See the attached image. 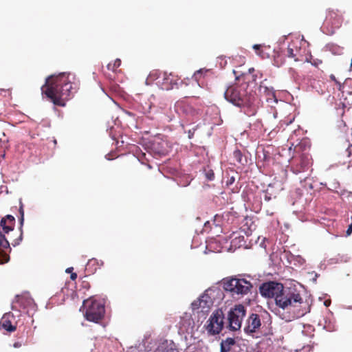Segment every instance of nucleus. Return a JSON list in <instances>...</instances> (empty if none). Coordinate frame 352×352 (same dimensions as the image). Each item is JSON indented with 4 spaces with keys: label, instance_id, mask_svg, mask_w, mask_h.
Instances as JSON below:
<instances>
[{
    "label": "nucleus",
    "instance_id": "1",
    "mask_svg": "<svg viewBox=\"0 0 352 352\" xmlns=\"http://www.w3.org/2000/svg\"><path fill=\"white\" fill-rule=\"evenodd\" d=\"M75 75L71 73H61L47 77L45 84L41 87L42 94L54 105L65 107L76 89Z\"/></svg>",
    "mask_w": 352,
    "mask_h": 352
},
{
    "label": "nucleus",
    "instance_id": "2",
    "mask_svg": "<svg viewBox=\"0 0 352 352\" xmlns=\"http://www.w3.org/2000/svg\"><path fill=\"white\" fill-rule=\"evenodd\" d=\"M259 291L264 297L274 298L276 305L283 309L296 307L297 304L302 302L299 293L289 288L285 289L282 283L273 281L264 283L261 285Z\"/></svg>",
    "mask_w": 352,
    "mask_h": 352
},
{
    "label": "nucleus",
    "instance_id": "3",
    "mask_svg": "<svg viewBox=\"0 0 352 352\" xmlns=\"http://www.w3.org/2000/svg\"><path fill=\"white\" fill-rule=\"evenodd\" d=\"M224 97L239 107L251 105L254 98L251 94H248L245 89L238 86L229 87L224 93Z\"/></svg>",
    "mask_w": 352,
    "mask_h": 352
},
{
    "label": "nucleus",
    "instance_id": "4",
    "mask_svg": "<svg viewBox=\"0 0 352 352\" xmlns=\"http://www.w3.org/2000/svg\"><path fill=\"white\" fill-rule=\"evenodd\" d=\"M83 305L85 309V317L88 321L98 323L104 317L105 309L100 302L89 298L84 301Z\"/></svg>",
    "mask_w": 352,
    "mask_h": 352
},
{
    "label": "nucleus",
    "instance_id": "5",
    "mask_svg": "<svg viewBox=\"0 0 352 352\" xmlns=\"http://www.w3.org/2000/svg\"><path fill=\"white\" fill-rule=\"evenodd\" d=\"M252 285L244 278H232L223 282V288L229 292L232 296L245 295L250 292Z\"/></svg>",
    "mask_w": 352,
    "mask_h": 352
},
{
    "label": "nucleus",
    "instance_id": "6",
    "mask_svg": "<svg viewBox=\"0 0 352 352\" xmlns=\"http://www.w3.org/2000/svg\"><path fill=\"white\" fill-rule=\"evenodd\" d=\"M224 314L221 309H216L204 324V329L209 336H216L221 333L224 327Z\"/></svg>",
    "mask_w": 352,
    "mask_h": 352
},
{
    "label": "nucleus",
    "instance_id": "7",
    "mask_svg": "<svg viewBox=\"0 0 352 352\" xmlns=\"http://www.w3.org/2000/svg\"><path fill=\"white\" fill-rule=\"evenodd\" d=\"M245 314V308L242 305H235L233 308L230 309L228 314V327L229 329L231 331L239 330Z\"/></svg>",
    "mask_w": 352,
    "mask_h": 352
},
{
    "label": "nucleus",
    "instance_id": "8",
    "mask_svg": "<svg viewBox=\"0 0 352 352\" xmlns=\"http://www.w3.org/2000/svg\"><path fill=\"white\" fill-rule=\"evenodd\" d=\"M310 159L308 155L302 154L298 157H294L292 162V168L294 173L298 174L308 169Z\"/></svg>",
    "mask_w": 352,
    "mask_h": 352
},
{
    "label": "nucleus",
    "instance_id": "9",
    "mask_svg": "<svg viewBox=\"0 0 352 352\" xmlns=\"http://www.w3.org/2000/svg\"><path fill=\"white\" fill-rule=\"evenodd\" d=\"M151 150L159 156L166 155L170 151V146L166 140L156 138L151 144Z\"/></svg>",
    "mask_w": 352,
    "mask_h": 352
},
{
    "label": "nucleus",
    "instance_id": "10",
    "mask_svg": "<svg viewBox=\"0 0 352 352\" xmlns=\"http://www.w3.org/2000/svg\"><path fill=\"white\" fill-rule=\"evenodd\" d=\"M342 22V15L338 10H329L327 12L324 24L331 25L333 30L338 28L341 26Z\"/></svg>",
    "mask_w": 352,
    "mask_h": 352
},
{
    "label": "nucleus",
    "instance_id": "11",
    "mask_svg": "<svg viewBox=\"0 0 352 352\" xmlns=\"http://www.w3.org/2000/svg\"><path fill=\"white\" fill-rule=\"evenodd\" d=\"M212 305V300L208 295H202L192 303L193 310L201 309L202 312L208 311Z\"/></svg>",
    "mask_w": 352,
    "mask_h": 352
},
{
    "label": "nucleus",
    "instance_id": "12",
    "mask_svg": "<svg viewBox=\"0 0 352 352\" xmlns=\"http://www.w3.org/2000/svg\"><path fill=\"white\" fill-rule=\"evenodd\" d=\"M261 325V322L259 316L256 314H252L247 320L244 331L248 334L255 333L260 328Z\"/></svg>",
    "mask_w": 352,
    "mask_h": 352
},
{
    "label": "nucleus",
    "instance_id": "13",
    "mask_svg": "<svg viewBox=\"0 0 352 352\" xmlns=\"http://www.w3.org/2000/svg\"><path fill=\"white\" fill-rule=\"evenodd\" d=\"M157 84L161 87L163 90H170L173 88L175 85H177V80L172 74L163 73L160 80L157 82Z\"/></svg>",
    "mask_w": 352,
    "mask_h": 352
},
{
    "label": "nucleus",
    "instance_id": "14",
    "mask_svg": "<svg viewBox=\"0 0 352 352\" xmlns=\"http://www.w3.org/2000/svg\"><path fill=\"white\" fill-rule=\"evenodd\" d=\"M12 320H14V316L12 314H5L1 319L0 325L3 329L13 332L16 330V327L12 324Z\"/></svg>",
    "mask_w": 352,
    "mask_h": 352
},
{
    "label": "nucleus",
    "instance_id": "15",
    "mask_svg": "<svg viewBox=\"0 0 352 352\" xmlns=\"http://www.w3.org/2000/svg\"><path fill=\"white\" fill-rule=\"evenodd\" d=\"M15 224V219L13 216L8 214L2 218L0 225L5 233L13 230Z\"/></svg>",
    "mask_w": 352,
    "mask_h": 352
},
{
    "label": "nucleus",
    "instance_id": "16",
    "mask_svg": "<svg viewBox=\"0 0 352 352\" xmlns=\"http://www.w3.org/2000/svg\"><path fill=\"white\" fill-rule=\"evenodd\" d=\"M181 104L182 105L183 111L188 115L195 116L200 113V109L192 107L191 103L182 101Z\"/></svg>",
    "mask_w": 352,
    "mask_h": 352
},
{
    "label": "nucleus",
    "instance_id": "17",
    "mask_svg": "<svg viewBox=\"0 0 352 352\" xmlns=\"http://www.w3.org/2000/svg\"><path fill=\"white\" fill-rule=\"evenodd\" d=\"M235 344L234 338H228L223 340L220 344V352H229Z\"/></svg>",
    "mask_w": 352,
    "mask_h": 352
},
{
    "label": "nucleus",
    "instance_id": "18",
    "mask_svg": "<svg viewBox=\"0 0 352 352\" xmlns=\"http://www.w3.org/2000/svg\"><path fill=\"white\" fill-rule=\"evenodd\" d=\"M102 265L103 262L102 261H98L96 258H91L88 261L87 264V270L90 271L91 273H94Z\"/></svg>",
    "mask_w": 352,
    "mask_h": 352
},
{
    "label": "nucleus",
    "instance_id": "19",
    "mask_svg": "<svg viewBox=\"0 0 352 352\" xmlns=\"http://www.w3.org/2000/svg\"><path fill=\"white\" fill-rule=\"evenodd\" d=\"M19 214H20L19 221V223H20L21 234H20L19 239H17L19 241L16 242V244H19V241H21L22 240V237H23L22 227H23V223H24V210H23V205L21 201H20V206H19Z\"/></svg>",
    "mask_w": 352,
    "mask_h": 352
},
{
    "label": "nucleus",
    "instance_id": "20",
    "mask_svg": "<svg viewBox=\"0 0 352 352\" xmlns=\"http://www.w3.org/2000/svg\"><path fill=\"white\" fill-rule=\"evenodd\" d=\"M263 89V93L267 96V100L275 99L276 94L273 88H268L267 87H264L261 85L260 90L262 91Z\"/></svg>",
    "mask_w": 352,
    "mask_h": 352
},
{
    "label": "nucleus",
    "instance_id": "21",
    "mask_svg": "<svg viewBox=\"0 0 352 352\" xmlns=\"http://www.w3.org/2000/svg\"><path fill=\"white\" fill-rule=\"evenodd\" d=\"M298 51L297 47L294 45V43H291L288 45L286 51V55L289 58H294L295 60L298 59L296 58V52Z\"/></svg>",
    "mask_w": 352,
    "mask_h": 352
},
{
    "label": "nucleus",
    "instance_id": "22",
    "mask_svg": "<svg viewBox=\"0 0 352 352\" xmlns=\"http://www.w3.org/2000/svg\"><path fill=\"white\" fill-rule=\"evenodd\" d=\"M121 65V60L119 58H117L114 60L113 63H110L107 65V69L108 70L112 71V72H116L118 68Z\"/></svg>",
    "mask_w": 352,
    "mask_h": 352
},
{
    "label": "nucleus",
    "instance_id": "23",
    "mask_svg": "<svg viewBox=\"0 0 352 352\" xmlns=\"http://www.w3.org/2000/svg\"><path fill=\"white\" fill-rule=\"evenodd\" d=\"M163 73H162L161 72L158 71V70H154V71H152L149 75H148V80H159L161 79V76L162 75Z\"/></svg>",
    "mask_w": 352,
    "mask_h": 352
},
{
    "label": "nucleus",
    "instance_id": "24",
    "mask_svg": "<svg viewBox=\"0 0 352 352\" xmlns=\"http://www.w3.org/2000/svg\"><path fill=\"white\" fill-rule=\"evenodd\" d=\"M16 302L19 303L20 305V306H23V307H25V303L29 304L32 301L31 299L24 297L23 296H16Z\"/></svg>",
    "mask_w": 352,
    "mask_h": 352
},
{
    "label": "nucleus",
    "instance_id": "25",
    "mask_svg": "<svg viewBox=\"0 0 352 352\" xmlns=\"http://www.w3.org/2000/svg\"><path fill=\"white\" fill-rule=\"evenodd\" d=\"M233 157L236 162L239 164H243V154L240 150L237 149L233 152Z\"/></svg>",
    "mask_w": 352,
    "mask_h": 352
},
{
    "label": "nucleus",
    "instance_id": "26",
    "mask_svg": "<svg viewBox=\"0 0 352 352\" xmlns=\"http://www.w3.org/2000/svg\"><path fill=\"white\" fill-rule=\"evenodd\" d=\"M0 247L3 248H8L10 243L3 234H0Z\"/></svg>",
    "mask_w": 352,
    "mask_h": 352
},
{
    "label": "nucleus",
    "instance_id": "27",
    "mask_svg": "<svg viewBox=\"0 0 352 352\" xmlns=\"http://www.w3.org/2000/svg\"><path fill=\"white\" fill-rule=\"evenodd\" d=\"M209 70L208 69H200L199 70L197 71L195 74H194V78L196 80L199 81L200 80V77L203 74H206L207 72H208Z\"/></svg>",
    "mask_w": 352,
    "mask_h": 352
},
{
    "label": "nucleus",
    "instance_id": "28",
    "mask_svg": "<svg viewBox=\"0 0 352 352\" xmlns=\"http://www.w3.org/2000/svg\"><path fill=\"white\" fill-rule=\"evenodd\" d=\"M205 176L208 181H212L214 179V173L212 170H206Z\"/></svg>",
    "mask_w": 352,
    "mask_h": 352
},
{
    "label": "nucleus",
    "instance_id": "29",
    "mask_svg": "<svg viewBox=\"0 0 352 352\" xmlns=\"http://www.w3.org/2000/svg\"><path fill=\"white\" fill-rule=\"evenodd\" d=\"M253 49L255 50V52L256 54L258 55H261V52H263L261 48H262V45H260V44H255L253 45Z\"/></svg>",
    "mask_w": 352,
    "mask_h": 352
},
{
    "label": "nucleus",
    "instance_id": "30",
    "mask_svg": "<svg viewBox=\"0 0 352 352\" xmlns=\"http://www.w3.org/2000/svg\"><path fill=\"white\" fill-rule=\"evenodd\" d=\"M346 155L351 157L352 155V144L350 143L347 144V148L346 149Z\"/></svg>",
    "mask_w": 352,
    "mask_h": 352
},
{
    "label": "nucleus",
    "instance_id": "31",
    "mask_svg": "<svg viewBox=\"0 0 352 352\" xmlns=\"http://www.w3.org/2000/svg\"><path fill=\"white\" fill-rule=\"evenodd\" d=\"M351 233H352V223L349 226L348 229L346 232V236H349V235H351Z\"/></svg>",
    "mask_w": 352,
    "mask_h": 352
},
{
    "label": "nucleus",
    "instance_id": "32",
    "mask_svg": "<svg viewBox=\"0 0 352 352\" xmlns=\"http://www.w3.org/2000/svg\"><path fill=\"white\" fill-rule=\"evenodd\" d=\"M330 78L331 80L334 81L336 84H338L339 85H340V82L337 80L336 76L333 74L330 75Z\"/></svg>",
    "mask_w": 352,
    "mask_h": 352
},
{
    "label": "nucleus",
    "instance_id": "33",
    "mask_svg": "<svg viewBox=\"0 0 352 352\" xmlns=\"http://www.w3.org/2000/svg\"><path fill=\"white\" fill-rule=\"evenodd\" d=\"M155 352H173L170 349H157Z\"/></svg>",
    "mask_w": 352,
    "mask_h": 352
},
{
    "label": "nucleus",
    "instance_id": "34",
    "mask_svg": "<svg viewBox=\"0 0 352 352\" xmlns=\"http://www.w3.org/2000/svg\"><path fill=\"white\" fill-rule=\"evenodd\" d=\"M70 278L72 280H75L76 278H77V274L76 273H72L71 276H70Z\"/></svg>",
    "mask_w": 352,
    "mask_h": 352
},
{
    "label": "nucleus",
    "instance_id": "35",
    "mask_svg": "<svg viewBox=\"0 0 352 352\" xmlns=\"http://www.w3.org/2000/svg\"><path fill=\"white\" fill-rule=\"evenodd\" d=\"M73 270V267H69L66 270L67 273H70Z\"/></svg>",
    "mask_w": 352,
    "mask_h": 352
},
{
    "label": "nucleus",
    "instance_id": "36",
    "mask_svg": "<svg viewBox=\"0 0 352 352\" xmlns=\"http://www.w3.org/2000/svg\"><path fill=\"white\" fill-rule=\"evenodd\" d=\"M192 136H193V133H192L190 132V131H189V133H188V138H192Z\"/></svg>",
    "mask_w": 352,
    "mask_h": 352
},
{
    "label": "nucleus",
    "instance_id": "37",
    "mask_svg": "<svg viewBox=\"0 0 352 352\" xmlns=\"http://www.w3.org/2000/svg\"><path fill=\"white\" fill-rule=\"evenodd\" d=\"M234 178L233 177H232L230 179L229 183H230V184H232V183H233V182H234Z\"/></svg>",
    "mask_w": 352,
    "mask_h": 352
},
{
    "label": "nucleus",
    "instance_id": "38",
    "mask_svg": "<svg viewBox=\"0 0 352 352\" xmlns=\"http://www.w3.org/2000/svg\"><path fill=\"white\" fill-rule=\"evenodd\" d=\"M254 71V68H250L249 69V72L251 73V72H253Z\"/></svg>",
    "mask_w": 352,
    "mask_h": 352
},
{
    "label": "nucleus",
    "instance_id": "39",
    "mask_svg": "<svg viewBox=\"0 0 352 352\" xmlns=\"http://www.w3.org/2000/svg\"><path fill=\"white\" fill-rule=\"evenodd\" d=\"M350 70H352V58H351V64H350Z\"/></svg>",
    "mask_w": 352,
    "mask_h": 352
},
{
    "label": "nucleus",
    "instance_id": "40",
    "mask_svg": "<svg viewBox=\"0 0 352 352\" xmlns=\"http://www.w3.org/2000/svg\"><path fill=\"white\" fill-rule=\"evenodd\" d=\"M350 166H352V161H350V162H349V168Z\"/></svg>",
    "mask_w": 352,
    "mask_h": 352
}]
</instances>
